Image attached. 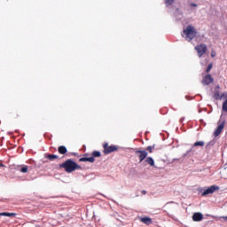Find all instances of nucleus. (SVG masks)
I'll return each instance as SVG.
<instances>
[{
	"instance_id": "f257e3e1",
	"label": "nucleus",
	"mask_w": 227,
	"mask_h": 227,
	"mask_svg": "<svg viewBox=\"0 0 227 227\" xmlns=\"http://www.w3.org/2000/svg\"><path fill=\"white\" fill-rule=\"evenodd\" d=\"M165 6L169 8L170 13H173L176 22H180L184 19V12L180 10V7L175 5V0H163Z\"/></svg>"
},
{
	"instance_id": "f03ea898",
	"label": "nucleus",
	"mask_w": 227,
	"mask_h": 227,
	"mask_svg": "<svg viewBox=\"0 0 227 227\" xmlns=\"http://www.w3.org/2000/svg\"><path fill=\"white\" fill-rule=\"evenodd\" d=\"M183 34L185 35L184 38L187 40V42H192V40L196 38L198 31H196V28H194L192 25H189L185 29L183 30Z\"/></svg>"
},
{
	"instance_id": "7ed1b4c3",
	"label": "nucleus",
	"mask_w": 227,
	"mask_h": 227,
	"mask_svg": "<svg viewBox=\"0 0 227 227\" xmlns=\"http://www.w3.org/2000/svg\"><path fill=\"white\" fill-rule=\"evenodd\" d=\"M59 168H63L66 173H74L75 168V161L72 159H68L63 163L59 164Z\"/></svg>"
},
{
	"instance_id": "20e7f679",
	"label": "nucleus",
	"mask_w": 227,
	"mask_h": 227,
	"mask_svg": "<svg viewBox=\"0 0 227 227\" xmlns=\"http://www.w3.org/2000/svg\"><path fill=\"white\" fill-rule=\"evenodd\" d=\"M215 191H219V186L211 185L210 187H205L199 189V192H201V196H208V194H214Z\"/></svg>"
},
{
	"instance_id": "39448f33",
	"label": "nucleus",
	"mask_w": 227,
	"mask_h": 227,
	"mask_svg": "<svg viewBox=\"0 0 227 227\" xmlns=\"http://www.w3.org/2000/svg\"><path fill=\"white\" fill-rule=\"evenodd\" d=\"M104 151L103 153L105 155H109V153H113L114 152H118V146L117 145H109L108 143H105L103 145Z\"/></svg>"
},
{
	"instance_id": "423d86ee",
	"label": "nucleus",
	"mask_w": 227,
	"mask_h": 227,
	"mask_svg": "<svg viewBox=\"0 0 227 227\" xmlns=\"http://www.w3.org/2000/svg\"><path fill=\"white\" fill-rule=\"evenodd\" d=\"M135 155H137V157L139 158V163H141L148 157V152L145 150L135 149Z\"/></svg>"
},
{
	"instance_id": "0eeeda50",
	"label": "nucleus",
	"mask_w": 227,
	"mask_h": 227,
	"mask_svg": "<svg viewBox=\"0 0 227 227\" xmlns=\"http://www.w3.org/2000/svg\"><path fill=\"white\" fill-rule=\"evenodd\" d=\"M195 49L199 54V58H201V56H203V54H205L207 52V45L206 44L197 45L195 47Z\"/></svg>"
},
{
	"instance_id": "6e6552de",
	"label": "nucleus",
	"mask_w": 227,
	"mask_h": 227,
	"mask_svg": "<svg viewBox=\"0 0 227 227\" xmlns=\"http://www.w3.org/2000/svg\"><path fill=\"white\" fill-rule=\"evenodd\" d=\"M225 121H226L223 119L222 121V122L220 124H218L216 129L214 132L215 137H217L221 134V132H223V130L224 129V123H225Z\"/></svg>"
},
{
	"instance_id": "1a4fd4ad",
	"label": "nucleus",
	"mask_w": 227,
	"mask_h": 227,
	"mask_svg": "<svg viewBox=\"0 0 227 227\" xmlns=\"http://www.w3.org/2000/svg\"><path fill=\"white\" fill-rule=\"evenodd\" d=\"M225 121H226L223 119L222 121V122L220 124H218L216 129L214 132L215 137H217L221 134V132H223V130L224 129V123H225Z\"/></svg>"
},
{
	"instance_id": "9d476101",
	"label": "nucleus",
	"mask_w": 227,
	"mask_h": 227,
	"mask_svg": "<svg viewBox=\"0 0 227 227\" xmlns=\"http://www.w3.org/2000/svg\"><path fill=\"white\" fill-rule=\"evenodd\" d=\"M225 121H226L223 119L222 121V122L220 124H218L216 129L214 132L215 137H217L221 134V132H223V130L224 129V123H225Z\"/></svg>"
},
{
	"instance_id": "9b49d317",
	"label": "nucleus",
	"mask_w": 227,
	"mask_h": 227,
	"mask_svg": "<svg viewBox=\"0 0 227 227\" xmlns=\"http://www.w3.org/2000/svg\"><path fill=\"white\" fill-rule=\"evenodd\" d=\"M202 84L203 86H208V84H212L214 82V78H212V74H207L203 79H202Z\"/></svg>"
},
{
	"instance_id": "f8f14e48",
	"label": "nucleus",
	"mask_w": 227,
	"mask_h": 227,
	"mask_svg": "<svg viewBox=\"0 0 227 227\" xmlns=\"http://www.w3.org/2000/svg\"><path fill=\"white\" fill-rule=\"evenodd\" d=\"M88 155L90 154L84 153L83 157L79 159L80 162H90L91 164H93V162H95V159L92 156L88 157Z\"/></svg>"
},
{
	"instance_id": "ddd939ff",
	"label": "nucleus",
	"mask_w": 227,
	"mask_h": 227,
	"mask_svg": "<svg viewBox=\"0 0 227 227\" xmlns=\"http://www.w3.org/2000/svg\"><path fill=\"white\" fill-rule=\"evenodd\" d=\"M220 93L221 92L219 90H216L215 92H214V95H213L214 100H223V98L226 99L227 92H223L222 95Z\"/></svg>"
},
{
	"instance_id": "4468645a",
	"label": "nucleus",
	"mask_w": 227,
	"mask_h": 227,
	"mask_svg": "<svg viewBox=\"0 0 227 227\" xmlns=\"http://www.w3.org/2000/svg\"><path fill=\"white\" fill-rule=\"evenodd\" d=\"M192 221L195 223H200V221H203V214L200 212L194 213L192 215Z\"/></svg>"
},
{
	"instance_id": "2eb2a0df",
	"label": "nucleus",
	"mask_w": 227,
	"mask_h": 227,
	"mask_svg": "<svg viewBox=\"0 0 227 227\" xmlns=\"http://www.w3.org/2000/svg\"><path fill=\"white\" fill-rule=\"evenodd\" d=\"M140 221L141 223H144V224H146V226H150V224L153 223V221L149 216L141 217Z\"/></svg>"
},
{
	"instance_id": "dca6fc26",
	"label": "nucleus",
	"mask_w": 227,
	"mask_h": 227,
	"mask_svg": "<svg viewBox=\"0 0 227 227\" xmlns=\"http://www.w3.org/2000/svg\"><path fill=\"white\" fill-rule=\"evenodd\" d=\"M145 162H146L147 164H149V166H151V168H155V160H153L152 158V156H147L145 160Z\"/></svg>"
},
{
	"instance_id": "f3484780",
	"label": "nucleus",
	"mask_w": 227,
	"mask_h": 227,
	"mask_svg": "<svg viewBox=\"0 0 227 227\" xmlns=\"http://www.w3.org/2000/svg\"><path fill=\"white\" fill-rule=\"evenodd\" d=\"M29 168L27 165H20L18 167V171H20V173H27L29 171Z\"/></svg>"
},
{
	"instance_id": "a211bd4d",
	"label": "nucleus",
	"mask_w": 227,
	"mask_h": 227,
	"mask_svg": "<svg viewBox=\"0 0 227 227\" xmlns=\"http://www.w3.org/2000/svg\"><path fill=\"white\" fill-rule=\"evenodd\" d=\"M58 152L60 155H65L68 152V149H67V146L65 145H60L58 148Z\"/></svg>"
},
{
	"instance_id": "6ab92c4d",
	"label": "nucleus",
	"mask_w": 227,
	"mask_h": 227,
	"mask_svg": "<svg viewBox=\"0 0 227 227\" xmlns=\"http://www.w3.org/2000/svg\"><path fill=\"white\" fill-rule=\"evenodd\" d=\"M0 215L4 216V217H15L16 214L15 213L2 212V213H0Z\"/></svg>"
},
{
	"instance_id": "aec40b11",
	"label": "nucleus",
	"mask_w": 227,
	"mask_h": 227,
	"mask_svg": "<svg viewBox=\"0 0 227 227\" xmlns=\"http://www.w3.org/2000/svg\"><path fill=\"white\" fill-rule=\"evenodd\" d=\"M46 159H48L49 160H54L56 159H59V156L56 155V154H46Z\"/></svg>"
},
{
	"instance_id": "412c9836",
	"label": "nucleus",
	"mask_w": 227,
	"mask_h": 227,
	"mask_svg": "<svg viewBox=\"0 0 227 227\" xmlns=\"http://www.w3.org/2000/svg\"><path fill=\"white\" fill-rule=\"evenodd\" d=\"M91 155H92L91 157L95 159L97 157H102V153H100V151H93Z\"/></svg>"
},
{
	"instance_id": "4be33fe9",
	"label": "nucleus",
	"mask_w": 227,
	"mask_h": 227,
	"mask_svg": "<svg viewBox=\"0 0 227 227\" xmlns=\"http://www.w3.org/2000/svg\"><path fill=\"white\" fill-rule=\"evenodd\" d=\"M193 146H205L204 141H197L193 144Z\"/></svg>"
},
{
	"instance_id": "5701e85b",
	"label": "nucleus",
	"mask_w": 227,
	"mask_h": 227,
	"mask_svg": "<svg viewBox=\"0 0 227 227\" xmlns=\"http://www.w3.org/2000/svg\"><path fill=\"white\" fill-rule=\"evenodd\" d=\"M153 148H155V145L147 146L145 150L149 152V153H152Z\"/></svg>"
},
{
	"instance_id": "b1692460",
	"label": "nucleus",
	"mask_w": 227,
	"mask_h": 227,
	"mask_svg": "<svg viewBox=\"0 0 227 227\" xmlns=\"http://www.w3.org/2000/svg\"><path fill=\"white\" fill-rule=\"evenodd\" d=\"M212 67H214V64H212V63H209V64L207 65V69H206V73H207V74L210 73V70H212Z\"/></svg>"
},
{
	"instance_id": "393cba45",
	"label": "nucleus",
	"mask_w": 227,
	"mask_h": 227,
	"mask_svg": "<svg viewBox=\"0 0 227 227\" xmlns=\"http://www.w3.org/2000/svg\"><path fill=\"white\" fill-rule=\"evenodd\" d=\"M215 145V141L212 140L207 144L206 148H209V146H214Z\"/></svg>"
},
{
	"instance_id": "a878e982",
	"label": "nucleus",
	"mask_w": 227,
	"mask_h": 227,
	"mask_svg": "<svg viewBox=\"0 0 227 227\" xmlns=\"http://www.w3.org/2000/svg\"><path fill=\"white\" fill-rule=\"evenodd\" d=\"M75 169H81V170H82V167L80 166L79 164H77V162H75V163H74V171H75Z\"/></svg>"
},
{
	"instance_id": "bb28decb",
	"label": "nucleus",
	"mask_w": 227,
	"mask_h": 227,
	"mask_svg": "<svg viewBox=\"0 0 227 227\" xmlns=\"http://www.w3.org/2000/svg\"><path fill=\"white\" fill-rule=\"evenodd\" d=\"M219 90H221V86H220V85H216V86L215 87V91H214V93H215L216 91H219Z\"/></svg>"
},
{
	"instance_id": "cd10ccee",
	"label": "nucleus",
	"mask_w": 227,
	"mask_h": 227,
	"mask_svg": "<svg viewBox=\"0 0 227 227\" xmlns=\"http://www.w3.org/2000/svg\"><path fill=\"white\" fill-rule=\"evenodd\" d=\"M190 6H192V8H198V4L192 3L190 4Z\"/></svg>"
},
{
	"instance_id": "c85d7f7f",
	"label": "nucleus",
	"mask_w": 227,
	"mask_h": 227,
	"mask_svg": "<svg viewBox=\"0 0 227 227\" xmlns=\"http://www.w3.org/2000/svg\"><path fill=\"white\" fill-rule=\"evenodd\" d=\"M191 152H192V149H190L186 152V153L184 154V157H187V155H189V153H191Z\"/></svg>"
},
{
	"instance_id": "c756f323",
	"label": "nucleus",
	"mask_w": 227,
	"mask_h": 227,
	"mask_svg": "<svg viewBox=\"0 0 227 227\" xmlns=\"http://www.w3.org/2000/svg\"><path fill=\"white\" fill-rule=\"evenodd\" d=\"M200 122L202 125H207V123H205V121H203V119H200Z\"/></svg>"
},
{
	"instance_id": "7c9ffc66",
	"label": "nucleus",
	"mask_w": 227,
	"mask_h": 227,
	"mask_svg": "<svg viewBox=\"0 0 227 227\" xmlns=\"http://www.w3.org/2000/svg\"><path fill=\"white\" fill-rule=\"evenodd\" d=\"M211 57H212V58H215V51H212Z\"/></svg>"
},
{
	"instance_id": "2f4dec72",
	"label": "nucleus",
	"mask_w": 227,
	"mask_h": 227,
	"mask_svg": "<svg viewBox=\"0 0 227 227\" xmlns=\"http://www.w3.org/2000/svg\"><path fill=\"white\" fill-rule=\"evenodd\" d=\"M176 160H180V159H178V158H174V159L172 160V162H176Z\"/></svg>"
},
{
	"instance_id": "473e14b6",
	"label": "nucleus",
	"mask_w": 227,
	"mask_h": 227,
	"mask_svg": "<svg viewBox=\"0 0 227 227\" xmlns=\"http://www.w3.org/2000/svg\"><path fill=\"white\" fill-rule=\"evenodd\" d=\"M184 120H185V117L180 119L181 123H184Z\"/></svg>"
},
{
	"instance_id": "72a5a7b5",
	"label": "nucleus",
	"mask_w": 227,
	"mask_h": 227,
	"mask_svg": "<svg viewBox=\"0 0 227 227\" xmlns=\"http://www.w3.org/2000/svg\"><path fill=\"white\" fill-rule=\"evenodd\" d=\"M0 168H4V164L0 163Z\"/></svg>"
},
{
	"instance_id": "f704fd0d",
	"label": "nucleus",
	"mask_w": 227,
	"mask_h": 227,
	"mask_svg": "<svg viewBox=\"0 0 227 227\" xmlns=\"http://www.w3.org/2000/svg\"><path fill=\"white\" fill-rule=\"evenodd\" d=\"M171 203H175V201H169V202H167V205H169Z\"/></svg>"
},
{
	"instance_id": "c9c22d12",
	"label": "nucleus",
	"mask_w": 227,
	"mask_h": 227,
	"mask_svg": "<svg viewBox=\"0 0 227 227\" xmlns=\"http://www.w3.org/2000/svg\"><path fill=\"white\" fill-rule=\"evenodd\" d=\"M142 194H146V191L143 190Z\"/></svg>"
},
{
	"instance_id": "e433bc0d",
	"label": "nucleus",
	"mask_w": 227,
	"mask_h": 227,
	"mask_svg": "<svg viewBox=\"0 0 227 227\" xmlns=\"http://www.w3.org/2000/svg\"><path fill=\"white\" fill-rule=\"evenodd\" d=\"M223 219H224L225 221H227V215H226V216H223Z\"/></svg>"
},
{
	"instance_id": "4c0bfd02",
	"label": "nucleus",
	"mask_w": 227,
	"mask_h": 227,
	"mask_svg": "<svg viewBox=\"0 0 227 227\" xmlns=\"http://www.w3.org/2000/svg\"><path fill=\"white\" fill-rule=\"evenodd\" d=\"M72 154H73V155H77V153H73Z\"/></svg>"
},
{
	"instance_id": "58836bf2",
	"label": "nucleus",
	"mask_w": 227,
	"mask_h": 227,
	"mask_svg": "<svg viewBox=\"0 0 227 227\" xmlns=\"http://www.w3.org/2000/svg\"><path fill=\"white\" fill-rule=\"evenodd\" d=\"M221 122V120L219 121V122L218 123H220Z\"/></svg>"
},
{
	"instance_id": "ea45409f",
	"label": "nucleus",
	"mask_w": 227,
	"mask_h": 227,
	"mask_svg": "<svg viewBox=\"0 0 227 227\" xmlns=\"http://www.w3.org/2000/svg\"><path fill=\"white\" fill-rule=\"evenodd\" d=\"M221 122V120L219 121V122L218 123H220Z\"/></svg>"
}]
</instances>
